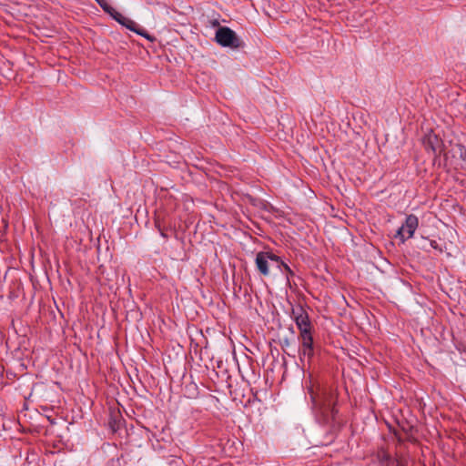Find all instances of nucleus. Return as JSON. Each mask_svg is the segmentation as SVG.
I'll use <instances>...</instances> for the list:
<instances>
[{
	"instance_id": "obj_11",
	"label": "nucleus",
	"mask_w": 466,
	"mask_h": 466,
	"mask_svg": "<svg viewBox=\"0 0 466 466\" xmlns=\"http://www.w3.org/2000/svg\"><path fill=\"white\" fill-rule=\"evenodd\" d=\"M117 23L120 25H123L126 23V21L128 19L127 17L124 16L122 14L116 12L114 8L113 10L108 13Z\"/></svg>"
},
{
	"instance_id": "obj_3",
	"label": "nucleus",
	"mask_w": 466,
	"mask_h": 466,
	"mask_svg": "<svg viewBox=\"0 0 466 466\" xmlns=\"http://www.w3.org/2000/svg\"><path fill=\"white\" fill-rule=\"evenodd\" d=\"M419 226V219L415 215H409L406 217L405 222L397 230L395 238H399L401 243L407 239L411 238Z\"/></svg>"
},
{
	"instance_id": "obj_14",
	"label": "nucleus",
	"mask_w": 466,
	"mask_h": 466,
	"mask_svg": "<svg viewBox=\"0 0 466 466\" xmlns=\"http://www.w3.org/2000/svg\"><path fill=\"white\" fill-rule=\"evenodd\" d=\"M430 246L434 248V249H437L439 250L440 252H442V248L439 247V244L436 240H431L430 241Z\"/></svg>"
},
{
	"instance_id": "obj_9",
	"label": "nucleus",
	"mask_w": 466,
	"mask_h": 466,
	"mask_svg": "<svg viewBox=\"0 0 466 466\" xmlns=\"http://www.w3.org/2000/svg\"><path fill=\"white\" fill-rule=\"evenodd\" d=\"M277 268H279L281 274L286 277L288 282H289L290 277L294 276L292 269L289 267L288 264L282 261L280 258H279Z\"/></svg>"
},
{
	"instance_id": "obj_8",
	"label": "nucleus",
	"mask_w": 466,
	"mask_h": 466,
	"mask_svg": "<svg viewBox=\"0 0 466 466\" xmlns=\"http://www.w3.org/2000/svg\"><path fill=\"white\" fill-rule=\"evenodd\" d=\"M425 147L428 151H432L433 153H436L438 149V143L439 139L438 137L435 134L430 133L425 139Z\"/></svg>"
},
{
	"instance_id": "obj_4",
	"label": "nucleus",
	"mask_w": 466,
	"mask_h": 466,
	"mask_svg": "<svg viewBox=\"0 0 466 466\" xmlns=\"http://www.w3.org/2000/svg\"><path fill=\"white\" fill-rule=\"evenodd\" d=\"M279 258V257L271 252L260 251L256 255L255 263L258 271L263 276H268L269 274L270 263L277 268Z\"/></svg>"
},
{
	"instance_id": "obj_13",
	"label": "nucleus",
	"mask_w": 466,
	"mask_h": 466,
	"mask_svg": "<svg viewBox=\"0 0 466 466\" xmlns=\"http://www.w3.org/2000/svg\"><path fill=\"white\" fill-rule=\"evenodd\" d=\"M458 153L460 158L466 163V147L463 145H458Z\"/></svg>"
},
{
	"instance_id": "obj_5",
	"label": "nucleus",
	"mask_w": 466,
	"mask_h": 466,
	"mask_svg": "<svg viewBox=\"0 0 466 466\" xmlns=\"http://www.w3.org/2000/svg\"><path fill=\"white\" fill-rule=\"evenodd\" d=\"M299 361L301 362L303 368H305L307 364L309 366L310 361L314 356V344L305 343L299 345Z\"/></svg>"
},
{
	"instance_id": "obj_12",
	"label": "nucleus",
	"mask_w": 466,
	"mask_h": 466,
	"mask_svg": "<svg viewBox=\"0 0 466 466\" xmlns=\"http://www.w3.org/2000/svg\"><path fill=\"white\" fill-rule=\"evenodd\" d=\"M100 7L106 13H110L113 7L109 5L107 0H95Z\"/></svg>"
},
{
	"instance_id": "obj_16",
	"label": "nucleus",
	"mask_w": 466,
	"mask_h": 466,
	"mask_svg": "<svg viewBox=\"0 0 466 466\" xmlns=\"http://www.w3.org/2000/svg\"><path fill=\"white\" fill-rule=\"evenodd\" d=\"M289 330H290V332H291L292 334H294V329H293V328H292V327L289 329Z\"/></svg>"
},
{
	"instance_id": "obj_10",
	"label": "nucleus",
	"mask_w": 466,
	"mask_h": 466,
	"mask_svg": "<svg viewBox=\"0 0 466 466\" xmlns=\"http://www.w3.org/2000/svg\"><path fill=\"white\" fill-rule=\"evenodd\" d=\"M298 339L300 345L305 343H313L311 329H303L301 332H299V336Z\"/></svg>"
},
{
	"instance_id": "obj_1",
	"label": "nucleus",
	"mask_w": 466,
	"mask_h": 466,
	"mask_svg": "<svg viewBox=\"0 0 466 466\" xmlns=\"http://www.w3.org/2000/svg\"><path fill=\"white\" fill-rule=\"evenodd\" d=\"M307 393L309 394L311 401V410L319 420H327L329 418H334L335 413V396L326 389L314 388L312 384L307 387Z\"/></svg>"
},
{
	"instance_id": "obj_7",
	"label": "nucleus",
	"mask_w": 466,
	"mask_h": 466,
	"mask_svg": "<svg viewBox=\"0 0 466 466\" xmlns=\"http://www.w3.org/2000/svg\"><path fill=\"white\" fill-rule=\"evenodd\" d=\"M122 25L127 27V29L137 33V35H139L147 39L151 40V37L148 35V33L147 31H145L144 29L138 28L137 23L134 22L133 20H131L130 18H128L126 21V23H124Z\"/></svg>"
},
{
	"instance_id": "obj_15",
	"label": "nucleus",
	"mask_w": 466,
	"mask_h": 466,
	"mask_svg": "<svg viewBox=\"0 0 466 466\" xmlns=\"http://www.w3.org/2000/svg\"><path fill=\"white\" fill-rule=\"evenodd\" d=\"M281 345L283 347H289V340L288 339H284L281 342Z\"/></svg>"
},
{
	"instance_id": "obj_2",
	"label": "nucleus",
	"mask_w": 466,
	"mask_h": 466,
	"mask_svg": "<svg viewBox=\"0 0 466 466\" xmlns=\"http://www.w3.org/2000/svg\"><path fill=\"white\" fill-rule=\"evenodd\" d=\"M216 42L222 47L238 49L242 46V41L235 31L228 26H219L215 34Z\"/></svg>"
},
{
	"instance_id": "obj_6",
	"label": "nucleus",
	"mask_w": 466,
	"mask_h": 466,
	"mask_svg": "<svg viewBox=\"0 0 466 466\" xmlns=\"http://www.w3.org/2000/svg\"><path fill=\"white\" fill-rule=\"evenodd\" d=\"M292 313L294 315V320L299 332H301L303 329H311L309 316L302 309H299L297 310L293 309Z\"/></svg>"
}]
</instances>
